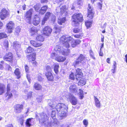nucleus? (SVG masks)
Returning a JSON list of instances; mask_svg holds the SVG:
<instances>
[{
  "instance_id": "obj_1",
  "label": "nucleus",
  "mask_w": 127,
  "mask_h": 127,
  "mask_svg": "<svg viewBox=\"0 0 127 127\" xmlns=\"http://www.w3.org/2000/svg\"><path fill=\"white\" fill-rule=\"evenodd\" d=\"M67 106L62 103H59L56 105V110L58 118L63 119L67 116Z\"/></svg>"
},
{
  "instance_id": "obj_2",
  "label": "nucleus",
  "mask_w": 127,
  "mask_h": 127,
  "mask_svg": "<svg viewBox=\"0 0 127 127\" xmlns=\"http://www.w3.org/2000/svg\"><path fill=\"white\" fill-rule=\"evenodd\" d=\"M60 41L61 42H62L63 47L68 48L70 47L69 42H70L71 47L74 48L76 46L74 40L70 36L63 35L61 37Z\"/></svg>"
},
{
  "instance_id": "obj_3",
  "label": "nucleus",
  "mask_w": 127,
  "mask_h": 127,
  "mask_svg": "<svg viewBox=\"0 0 127 127\" xmlns=\"http://www.w3.org/2000/svg\"><path fill=\"white\" fill-rule=\"evenodd\" d=\"M72 25L73 26H78L79 25L78 22H82L83 17L81 13H75L72 16Z\"/></svg>"
},
{
  "instance_id": "obj_4",
  "label": "nucleus",
  "mask_w": 127,
  "mask_h": 127,
  "mask_svg": "<svg viewBox=\"0 0 127 127\" xmlns=\"http://www.w3.org/2000/svg\"><path fill=\"white\" fill-rule=\"evenodd\" d=\"M33 11V9L31 8L26 11L24 15V19L27 23L29 24H31V23L32 15Z\"/></svg>"
},
{
  "instance_id": "obj_5",
  "label": "nucleus",
  "mask_w": 127,
  "mask_h": 127,
  "mask_svg": "<svg viewBox=\"0 0 127 127\" xmlns=\"http://www.w3.org/2000/svg\"><path fill=\"white\" fill-rule=\"evenodd\" d=\"M86 62L85 58L83 55L81 54L77 58L76 61L74 62L73 65L75 67L77 65L79 66L80 63L84 64Z\"/></svg>"
},
{
  "instance_id": "obj_6",
  "label": "nucleus",
  "mask_w": 127,
  "mask_h": 127,
  "mask_svg": "<svg viewBox=\"0 0 127 127\" xmlns=\"http://www.w3.org/2000/svg\"><path fill=\"white\" fill-rule=\"evenodd\" d=\"M3 58L4 61L8 62L11 63H12L14 61L13 54L10 52L6 53Z\"/></svg>"
},
{
  "instance_id": "obj_7",
  "label": "nucleus",
  "mask_w": 127,
  "mask_h": 127,
  "mask_svg": "<svg viewBox=\"0 0 127 127\" xmlns=\"http://www.w3.org/2000/svg\"><path fill=\"white\" fill-rule=\"evenodd\" d=\"M14 24L12 21H9L6 25V28L7 30V33H11L14 29Z\"/></svg>"
},
{
  "instance_id": "obj_8",
  "label": "nucleus",
  "mask_w": 127,
  "mask_h": 127,
  "mask_svg": "<svg viewBox=\"0 0 127 127\" xmlns=\"http://www.w3.org/2000/svg\"><path fill=\"white\" fill-rule=\"evenodd\" d=\"M8 11L5 8H3L0 12V18L1 20H3L9 15Z\"/></svg>"
},
{
  "instance_id": "obj_9",
  "label": "nucleus",
  "mask_w": 127,
  "mask_h": 127,
  "mask_svg": "<svg viewBox=\"0 0 127 127\" xmlns=\"http://www.w3.org/2000/svg\"><path fill=\"white\" fill-rule=\"evenodd\" d=\"M52 29L48 26H45L42 30L41 33L43 35L48 36L51 34Z\"/></svg>"
},
{
  "instance_id": "obj_10",
  "label": "nucleus",
  "mask_w": 127,
  "mask_h": 127,
  "mask_svg": "<svg viewBox=\"0 0 127 127\" xmlns=\"http://www.w3.org/2000/svg\"><path fill=\"white\" fill-rule=\"evenodd\" d=\"M67 98L72 105H75L77 104V99L76 97L72 94H69Z\"/></svg>"
},
{
  "instance_id": "obj_11",
  "label": "nucleus",
  "mask_w": 127,
  "mask_h": 127,
  "mask_svg": "<svg viewBox=\"0 0 127 127\" xmlns=\"http://www.w3.org/2000/svg\"><path fill=\"white\" fill-rule=\"evenodd\" d=\"M14 110L16 113H21L24 108V105L23 104H17L14 107Z\"/></svg>"
},
{
  "instance_id": "obj_12",
  "label": "nucleus",
  "mask_w": 127,
  "mask_h": 127,
  "mask_svg": "<svg viewBox=\"0 0 127 127\" xmlns=\"http://www.w3.org/2000/svg\"><path fill=\"white\" fill-rule=\"evenodd\" d=\"M59 47L58 46H56V49L58 48V49L57 50H56V52L57 53H59L61 54H63L64 55H67L69 53L70 50L69 49H67L66 50H61V48H62L60 47V48H59Z\"/></svg>"
},
{
  "instance_id": "obj_13",
  "label": "nucleus",
  "mask_w": 127,
  "mask_h": 127,
  "mask_svg": "<svg viewBox=\"0 0 127 127\" xmlns=\"http://www.w3.org/2000/svg\"><path fill=\"white\" fill-rule=\"evenodd\" d=\"M43 118L39 119V120L40 123L45 126L46 124L49 123L48 122V118L46 115H43Z\"/></svg>"
},
{
  "instance_id": "obj_14",
  "label": "nucleus",
  "mask_w": 127,
  "mask_h": 127,
  "mask_svg": "<svg viewBox=\"0 0 127 127\" xmlns=\"http://www.w3.org/2000/svg\"><path fill=\"white\" fill-rule=\"evenodd\" d=\"M36 53H34L32 54L27 55L26 57L29 61V62H32L35 61L36 59Z\"/></svg>"
},
{
  "instance_id": "obj_15",
  "label": "nucleus",
  "mask_w": 127,
  "mask_h": 127,
  "mask_svg": "<svg viewBox=\"0 0 127 127\" xmlns=\"http://www.w3.org/2000/svg\"><path fill=\"white\" fill-rule=\"evenodd\" d=\"M51 71H48L45 73V75L47 79L49 81H53L54 77Z\"/></svg>"
},
{
  "instance_id": "obj_16",
  "label": "nucleus",
  "mask_w": 127,
  "mask_h": 127,
  "mask_svg": "<svg viewBox=\"0 0 127 127\" xmlns=\"http://www.w3.org/2000/svg\"><path fill=\"white\" fill-rule=\"evenodd\" d=\"M75 73L76 79L77 80H79L78 79L81 77L83 75L81 69L79 68L76 69Z\"/></svg>"
},
{
  "instance_id": "obj_17",
  "label": "nucleus",
  "mask_w": 127,
  "mask_h": 127,
  "mask_svg": "<svg viewBox=\"0 0 127 127\" xmlns=\"http://www.w3.org/2000/svg\"><path fill=\"white\" fill-rule=\"evenodd\" d=\"M88 15L87 17H89L90 19H92L93 18L94 14V12L93 11V9L91 8V7L90 4L88 5Z\"/></svg>"
},
{
  "instance_id": "obj_18",
  "label": "nucleus",
  "mask_w": 127,
  "mask_h": 127,
  "mask_svg": "<svg viewBox=\"0 0 127 127\" xmlns=\"http://www.w3.org/2000/svg\"><path fill=\"white\" fill-rule=\"evenodd\" d=\"M30 42L32 45L35 47H39L42 46L43 45L42 43H39L33 40H31Z\"/></svg>"
},
{
  "instance_id": "obj_19",
  "label": "nucleus",
  "mask_w": 127,
  "mask_h": 127,
  "mask_svg": "<svg viewBox=\"0 0 127 127\" xmlns=\"http://www.w3.org/2000/svg\"><path fill=\"white\" fill-rule=\"evenodd\" d=\"M38 30L36 27H34L30 28L29 32L31 33V36H33L34 35L37 34Z\"/></svg>"
},
{
  "instance_id": "obj_20",
  "label": "nucleus",
  "mask_w": 127,
  "mask_h": 127,
  "mask_svg": "<svg viewBox=\"0 0 127 127\" xmlns=\"http://www.w3.org/2000/svg\"><path fill=\"white\" fill-rule=\"evenodd\" d=\"M40 22V19L37 15H34L32 22V24L33 25L36 26Z\"/></svg>"
},
{
  "instance_id": "obj_21",
  "label": "nucleus",
  "mask_w": 127,
  "mask_h": 127,
  "mask_svg": "<svg viewBox=\"0 0 127 127\" xmlns=\"http://www.w3.org/2000/svg\"><path fill=\"white\" fill-rule=\"evenodd\" d=\"M51 13L50 12H47L45 14L42 21V24L44 25L45 24V22L51 16Z\"/></svg>"
},
{
  "instance_id": "obj_22",
  "label": "nucleus",
  "mask_w": 127,
  "mask_h": 127,
  "mask_svg": "<svg viewBox=\"0 0 127 127\" xmlns=\"http://www.w3.org/2000/svg\"><path fill=\"white\" fill-rule=\"evenodd\" d=\"M5 85L2 83H0V95H2L5 92Z\"/></svg>"
},
{
  "instance_id": "obj_23",
  "label": "nucleus",
  "mask_w": 127,
  "mask_h": 127,
  "mask_svg": "<svg viewBox=\"0 0 127 127\" xmlns=\"http://www.w3.org/2000/svg\"><path fill=\"white\" fill-rule=\"evenodd\" d=\"M33 88L36 90L41 91L42 89V86L37 83H35L34 85Z\"/></svg>"
},
{
  "instance_id": "obj_24",
  "label": "nucleus",
  "mask_w": 127,
  "mask_h": 127,
  "mask_svg": "<svg viewBox=\"0 0 127 127\" xmlns=\"http://www.w3.org/2000/svg\"><path fill=\"white\" fill-rule=\"evenodd\" d=\"M14 73L15 75L16 76L17 78L18 79L20 78L21 77V72L19 68H16L14 71Z\"/></svg>"
},
{
  "instance_id": "obj_25",
  "label": "nucleus",
  "mask_w": 127,
  "mask_h": 127,
  "mask_svg": "<svg viewBox=\"0 0 127 127\" xmlns=\"http://www.w3.org/2000/svg\"><path fill=\"white\" fill-rule=\"evenodd\" d=\"M77 88L74 84H72L69 87V90L70 92L72 93L75 92L77 91Z\"/></svg>"
},
{
  "instance_id": "obj_26",
  "label": "nucleus",
  "mask_w": 127,
  "mask_h": 127,
  "mask_svg": "<svg viewBox=\"0 0 127 127\" xmlns=\"http://www.w3.org/2000/svg\"><path fill=\"white\" fill-rule=\"evenodd\" d=\"M35 38L36 40L40 42H43L44 40V38L41 34L37 35Z\"/></svg>"
},
{
  "instance_id": "obj_27",
  "label": "nucleus",
  "mask_w": 127,
  "mask_h": 127,
  "mask_svg": "<svg viewBox=\"0 0 127 127\" xmlns=\"http://www.w3.org/2000/svg\"><path fill=\"white\" fill-rule=\"evenodd\" d=\"M48 8L47 5H44L39 10V13L41 14H43L45 12Z\"/></svg>"
},
{
  "instance_id": "obj_28",
  "label": "nucleus",
  "mask_w": 127,
  "mask_h": 127,
  "mask_svg": "<svg viewBox=\"0 0 127 127\" xmlns=\"http://www.w3.org/2000/svg\"><path fill=\"white\" fill-rule=\"evenodd\" d=\"M34 50L33 48L31 46H29L26 50L25 52L27 54L31 53Z\"/></svg>"
},
{
  "instance_id": "obj_29",
  "label": "nucleus",
  "mask_w": 127,
  "mask_h": 127,
  "mask_svg": "<svg viewBox=\"0 0 127 127\" xmlns=\"http://www.w3.org/2000/svg\"><path fill=\"white\" fill-rule=\"evenodd\" d=\"M7 34L4 32H0V40L8 37Z\"/></svg>"
},
{
  "instance_id": "obj_30",
  "label": "nucleus",
  "mask_w": 127,
  "mask_h": 127,
  "mask_svg": "<svg viewBox=\"0 0 127 127\" xmlns=\"http://www.w3.org/2000/svg\"><path fill=\"white\" fill-rule=\"evenodd\" d=\"M95 106L98 108L100 107V103L98 99L95 96Z\"/></svg>"
},
{
  "instance_id": "obj_31",
  "label": "nucleus",
  "mask_w": 127,
  "mask_h": 127,
  "mask_svg": "<svg viewBox=\"0 0 127 127\" xmlns=\"http://www.w3.org/2000/svg\"><path fill=\"white\" fill-rule=\"evenodd\" d=\"M6 95L5 96L7 97V100L10 99L13 97V95L11 92H6Z\"/></svg>"
},
{
  "instance_id": "obj_32",
  "label": "nucleus",
  "mask_w": 127,
  "mask_h": 127,
  "mask_svg": "<svg viewBox=\"0 0 127 127\" xmlns=\"http://www.w3.org/2000/svg\"><path fill=\"white\" fill-rule=\"evenodd\" d=\"M31 121V119L29 118L26 120V122L25 123V125L26 127H30L31 126V124L30 122Z\"/></svg>"
},
{
  "instance_id": "obj_33",
  "label": "nucleus",
  "mask_w": 127,
  "mask_h": 127,
  "mask_svg": "<svg viewBox=\"0 0 127 127\" xmlns=\"http://www.w3.org/2000/svg\"><path fill=\"white\" fill-rule=\"evenodd\" d=\"M65 21V17L60 18L58 19V22L59 24L61 25L63 23H64Z\"/></svg>"
},
{
  "instance_id": "obj_34",
  "label": "nucleus",
  "mask_w": 127,
  "mask_h": 127,
  "mask_svg": "<svg viewBox=\"0 0 127 127\" xmlns=\"http://www.w3.org/2000/svg\"><path fill=\"white\" fill-rule=\"evenodd\" d=\"M65 60V58L61 56H59L57 57V60L56 59V60H57L58 62H63Z\"/></svg>"
},
{
  "instance_id": "obj_35",
  "label": "nucleus",
  "mask_w": 127,
  "mask_h": 127,
  "mask_svg": "<svg viewBox=\"0 0 127 127\" xmlns=\"http://www.w3.org/2000/svg\"><path fill=\"white\" fill-rule=\"evenodd\" d=\"M9 43L8 41L6 39H5L3 42V45L4 47L6 48L8 47Z\"/></svg>"
},
{
  "instance_id": "obj_36",
  "label": "nucleus",
  "mask_w": 127,
  "mask_h": 127,
  "mask_svg": "<svg viewBox=\"0 0 127 127\" xmlns=\"http://www.w3.org/2000/svg\"><path fill=\"white\" fill-rule=\"evenodd\" d=\"M79 91L78 94L80 95V99H82L83 97V91L81 89H79Z\"/></svg>"
},
{
  "instance_id": "obj_37",
  "label": "nucleus",
  "mask_w": 127,
  "mask_h": 127,
  "mask_svg": "<svg viewBox=\"0 0 127 127\" xmlns=\"http://www.w3.org/2000/svg\"><path fill=\"white\" fill-rule=\"evenodd\" d=\"M86 83L85 81L83 79H81L78 82V84L81 85L82 86L84 85Z\"/></svg>"
},
{
  "instance_id": "obj_38",
  "label": "nucleus",
  "mask_w": 127,
  "mask_h": 127,
  "mask_svg": "<svg viewBox=\"0 0 127 127\" xmlns=\"http://www.w3.org/2000/svg\"><path fill=\"white\" fill-rule=\"evenodd\" d=\"M66 6L65 5L62 6L61 8V12L63 13L66 10Z\"/></svg>"
},
{
  "instance_id": "obj_39",
  "label": "nucleus",
  "mask_w": 127,
  "mask_h": 127,
  "mask_svg": "<svg viewBox=\"0 0 127 127\" xmlns=\"http://www.w3.org/2000/svg\"><path fill=\"white\" fill-rule=\"evenodd\" d=\"M85 25L87 28H89L91 26L92 23L91 22L88 21L85 22Z\"/></svg>"
},
{
  "instance_id": "obj_40",
  "label": "nucleus",
  "mask_w": 127,
  "mask_h": 127,
  "mask_svg": "<svg viewBox=\"0 0 127 127\" xmlns=\"http://www.w3.org/2000/svg\"><path fill=\"white\" fill-rule=\"evenodd\" d=\"M19 122L21 125H22L24 123V120L23 117H21L19 118Z\"/></svg>"
},
{
  "instance_id": "obj_41",
  "label": "nucleus",
  "mask_w": 127,
  "mask_h": 127,
  "mask_svg": "<svg viewBox=\"0 0 127 127\" xmlns=\"http://www.w3.org/2000/svg\"><path fill=\"white\" fill-rule=\"evenodd\" d=\"M81 31V28H75L73 30V32L75 33H78Z\"/></svg>"
},
{
  "instance_id": "obj_42",
  "label": "nucleus",
  "mask_w": 127,
  "mask_h": 127,
  "mask_svg": "<svg viewBox=\"0 0 127 127\" xmlns=\"http://www.w3.org/2000/svg\"><path fill=\"white\" fill-rule=\"evenodd\" d=\"M57 122L56 121V127H69V126H68L67 125H66L65 126L63 125L62 126H61V125H58L59 124V122H58V121H57Z\"/></svg>"
},
{
  "instance_id": "obj_43",
  "label": "nucleus",
  "mask_w": 127,
  "mask_h": 127,
  "mask_svg": "<svg viewBox=\"0 0 127 127\" xmlns=\"http://www.w3.org/2000/svg\"><path fill=\"white\" fill-rule=\"evenodd\" d=\"M69 78L72 80H74L75 79V77L73 73L71 72L69 75Z\"/></svg>"
},
{
  "instance_id": "obj_44",
  "label": "nucleus",
  "mask_w": 127,
  "mask_h": 127,
  "mask_svg": "<svg viewBox=\"0 0 127 127\" xmlns=\"http://www.w3.org/2000/svg\"><path fill=\"white\" fill-rule=\"evenodd\" d=\"M20 30L21 29L19 27H17L15 28V32L18 34L20 32Z\"/></svg>"
},
{
  "instance_id": "obj_45",
  "label": "nucleus",
  "mask_w": 127,
  "mask_h": 127,
  "mask_svg": "<svg viewBox=\"0 0 127 127\" xmlns=\"http://www.w3.org/2000/svg\"><path fill=\"white\" fill-rule=\"evenodd\" d=\"M45 69L47 72L48 71H51V72H52L51 68L49 65H46L45 66Z\"/></svg>"
},
{
  "instance_id": "obj_46",
  "label": "nucleus",
  "mask_w": 127,
  "mask_h": 127,
  "mask_svg": "<svg viewBox=\"0 0 127 127\" xmlns=\"http://www.w3.org/2000/svg\"><path fill=\"white\" fill-rule=\"evenodd\" d=\"M24 67L26 72L27 73H28L29 72V68L27 64H26L25 65Z\"/></svg>"
},
{
  "instance_id": "obj_47",
  "label": "nucleus",
  "mask_w": 127,
  "mask_h": 127,
  "mask_svg": "<svg viewBox=\"0 0 127 127\" xmlns=\"http://www.w3.org/2000/svg\"><path fill=\"white\" fill-rule=\"evenodd\" d=\"M83 123L84 125L85 126V127H87L88 124V121L85 119L83 121Z\"/></svg>"
},
{
  "instance_id": "obj_48",
  "label": "nucleus",
  "mask_w": 127,
  "mask_h": 127,
  "mask_svg": "<svg viewBox=\"0 0 127 127\" xmlns=\"http://www.w3.org/2000/svg\"><path fill=\"white\" fill-rule=\"evenodd\" d=\"M7 89V92H10V85L9 84H8L7 85L6 87Z\"/></svg>"
},
{
  "instance_id": "obj_49",
  "label": "nucleus",
  "mask_w": 127,
  "mask_h": 127,
  "mask_svg": "<svg viewBox=\"0 0 127 127\" xmlns=\"http://www.w3.org/2000/svg\"><path fill=\"white\" fill-rule=\"evenodd\" d=\"M33 66L34 67L38 65V63L36 61H32L31 62Z\"/></svg>"
},
{
  "instance_id": "obj_50",
  "label": "nucleus",
  "mask_w": 127,
  "mask_h": 127,
  "mask_svg": "<svg viewBox=\"0 0 127 127\" xmlns=\"http://www.w3.org/2000/svg\"><path fill=\"white\" fill-rule=\"evenodd\" d=\"M32 92L31 91L29 92L27 94V97L28 98H30L32 96Z\"/></svg>"
},
{
  "instance_id": "obj_51",
  "label": "nucleus",
  "mask_w": 127,
  "mask_h": 127,
  "mask_svg": "<svg viewBox=\"0 0 127 127\" xmlns=\"http://www.w3.org/2000/svg\"><path fill=\"white\" fill-rule=\"evenodd\" d=\"M90 56L91 57H92L93 59H95V57H94V54L93 52L91 50H90Z\"/></svg>"
},
{
  "instance_id": "obj_52",
  "label": "nucleus",
  "mask_w": 127,
  "mask_h": 127,
  "mask_svg": "<svg viewBox=\"0 0 127 127\" xmlns=\"http://www.w3.org/2000/svg\"><path fill=\"white\" fill-rule=\"evenodd\" d=\"M77 4L78 5H81L83 4L82 0H77Z\"/></svg>"
},
{
  "instance_id": "obj_53",
  "label": "nucleus",
  "mask_w": 127,
  "mask_h": 127,
  "mask_svg": "<svg viewBox=\"0 0 127 127\" xmlns=\"http://www.w3.org/2000/svg\"><path fill=\"white\" fill-rule=\"evenodd\" d=\"M74 40L76 45L79 44L81 42V41L80 40L78 39Z\"/></svg>"
},
{
  "instance_id": "obj_54",
  "label": "nucleus",
  "mask_w": 127,
  "mask_h": 127,
  "mask_svg": "<svg viewBox=\"0 0 127 127\" xmlns=\"http://www.w3.org/2000/svg\"><path fill=\"white\" fill-rule=\"evenodd\" d=\"M19 44L18 43V42L17 41H15L13 42V46L14 47H16L19 45Z\"/></svg>"
},
{
  "instance_id": "obj_55",
  "label": "nucleus",
  "mask_w": 127,
  "mask_h": 127,
  "mask_svg": "<svg viewBox=\"0 0 127 127\" xmlns=\"http://www.w3.org/2000/svg\"><path fill=\"white\" fill-rule=\"evenodd\" d=\"M116 63L115 61H114L113 63V69H114L115 70L116 67Z\"/></svg>"
},
{
  "instance_id": "obj_56",
  "label": "nucleus",
  "mask_w": 127,
  "mask_h": 127,
  "mask_svg": "<svg viewBox=\"0 0 127 127\" xmlns=\"http://www.w3.org/2000/svg\"><path fill=\"white\" fill-rule=\"evenodd\" d=\"M26 77L29 82L30 83L31 79L30 75L29 74H27V75Z\"/></svg>"
},
{
  "instance_id": "obj_57",
  "label": "nucleus",
  "mask_w": 127,
  "mask_h": 127,
  "mask_svg": "<svg viewBox=\"0 0 127 127\" xmlns=\"http://www.w3.org/2000/svg\"><path fill=\"white\" fill-rule=\"evenodd\" d=\"M38 79L39 81L40 82L42 81L43 78L41 76L39 75L38 76Z\"/></svg>"
},
{
  "instance_id": "obj_58",
  "label": "nucleus",
  "mask_w": 127,
  "mask_h": 127,
  "mask_svg": "<svg viewBox=\"0 0 127 127\" xmlns=\"http://www.w3.org/2000/svg\"><path fill=\"white\" fill-rule=\"evenodd\" d=\"M98 7L99 8L100 10L102 9V4L100 2H99L98 4Z\"/></svg>"
},
{
  "instance_id": "obj_59",
  "label": "nucleus",
  "mask_w": 127,
  "mask_h": 127,
  "mask_svg": "<svg viewBox=\"0 0 127 127\" xmlns=\"http://www.w3.org/2000/svg\"><path fill=\"white\" fill-rule=\"evenodd\" d=\"M3 26V24L2 22L0 20V29H1Z\"/></svg>"
},
{
  "instance_id": "obj_60",
  "label": "nucleus",
  "mask_w": 127,
  "mask_h": 127,
  "mask_svg": "<svg viewBox=\"0 0 127 127\" xmlns=\"http://www.w3.org/2000/svg\"><path fill=\"white\" fill-rule=\"evenodd\" d=\"M41 3H47L48 2V0H40Z\"/></svg>"
},
{
  "instance_id": "obj_61",
  "label": "nucleus",
  "mask_w": 127,
  "mask_h": 127,
  "mask_svg": "<svg viewBox=\"0 0 127 127\" xmlns=\"http://www.w3.org/2000/svg\"><path fill=\"white\" fill-rule=\"evenodd\" d=\"M75 37L76 38H79L80 37V34H76L74 35Z\"/></svg>"
},
{
  "instance_id": "obj_62",
  "label": "nucleus",
  "mask_w": 127,
  "mask_h": 127,
  "mask_svg": "<svg viewBox=\"0 0 127 127\" xmlns=\"http://www.w3.org/2000/svg\"><path fill=\"white\" fill-rule=\"evenodd\" d=\"M51 21L53 22V23H54L55 22V16L53 17V18H51Z\"/></svg>"
},
{
  "instance_id": "obj_63",
  "label": "nucleus",
  "mask_w": 127,
  "mask_h": 127,
  "mask_svg": "<svg viewBox=\"0 0 127 127\" xmlns=\"http://www.w3.org/2000/svg\"><path fill=\"white\" fill-rule=\"evenodd\" d=\"M99 54L100 56H103V54L102 52H101V50H100V52L99 53Z\"/></svg>"
},
{
  "instance_id": "obj_64",
  "label": "nucleus",
  "mask_w": 127,
  "mask_h": 127,
  "mask_svg": "<svg viewBox=\"0 0 127 127\" xmlns=\"http://www.w3.org/2000/svg\"><path fill=\"white\" fill-rule=\"evenodd\" d=\"M22 7L23 8V10H25L26 9V5L25 4H24L22 6Z\"/></svg>"
}]
</instances>
